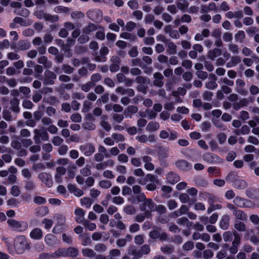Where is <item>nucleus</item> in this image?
Masks as SVG:
<instances>
[{
    "mask_svg": "<svg viewBox=\"0 0 259 259\" xmlns=\"http://www.w3.org/2000/svg\"><path fill=\"white\" fill-rule=\"evenodd\" d=\"M249 201L239 196H236L233 200L234 205L238 207L243 208L246 207V202Z\"/></svg>",
    "mask_w": 259,
    "mask_h": 259,
    "instance_id": "obj_22",
    "label": "nucleus"
},
{
    "mask_svg": "<svg viewBox=\"0 0 259 259\" xmlns=\"http://www.w3.org/2000/svg\"><path fill=\"white\" fill-rule=\"evenodd\" d=\"M40 14H42L43 18L46 21H49L52 23L57 22L59 20V16L58 15H52L49 14L45 13L42 11H40Z\"/></svg>",
    "mask_w": 259,
    "mask_h": 259,
    "instance_id": "obj_28",
    "label": "nucleus"
},
{
    "mask_svg": "<svg viewBox=\"0 0 259 259\" xmlns=\"http://www.w3.org/2000/svg\"><path fill=\"white\" fill-rule=\"evenodd\" d=\"M153 84L154 86L161 88L164 85V76L163 75L159 72H155L153 74Z\"/></svg>",
    "mask_w": 259,
    "mask_h": 259,
    "instance_id": "obj_11",
    "label": "nucleus"
},
{
    "mask_svg": "<svg viewBox=\"0 0 259 259\" xmlns=\"http://www.w3.org/2000/svg\"><path fill=\"white\" fill-rule=\"evenodd\" d=\"M245 38V34L242 30L238 31L235 35V39L237 42H242Z\"/></svg>",
    "mask_w": 259,
    "mask_h": 259,
    "instance_id": "obj_43",
    "label": "nucleus"
},
{
    "mask_svg": "<svg viewBox=\"0 0 259 259\" xmlns=\"http://www.w3.org/2000/svg\"><path fill=\"white\" fill-rule=\"evenodd\" d=\"M241 62V58L239 56H233L231 57L230 60L227 63L226 67L231 68L237 66Z\"/></svg>",
    "mask_w": 259,
    "mask_h": 259,
    "instance_id": "obj_26",
    "label": "nucleus"
},
{
    "mask_svg": "<svg viewBox=\"0 0 259 259\" xmlns=\"http://www.w3.org/2000/svg\"><path fill=\"white\" fill-rule=\"evenodd\" d=\"M61 68L63 72L66 74H71L74 71V68L68 64L62 65Z\"/></svg>",
    "mask_w": 259,
    "mask_h": 259,
    "instance_id": "obj_61",
    "label": "nucleus"
},
{
    "mask_svg": "<svg viewBox=\"0 0 259 259\" xmlns=\"http://www.w3.org/2000/svg\"><path fill=\"white\" fill-rule=\"evenodd\" d=\"M98 31L96 33V37L99 40H104L105 37V34L104 32L105 29L103 27L98 26Z\"/></svg>",
    "mask_w": 259,
    "mask_h": 259,
    "instance_id": "obj_40",
    "label": "nucleus"
},
{
    "mask_svg": "<svg viewBox=\"0 0 259 259\" xmlns=\"http://www.w3.org/2000/svg\"><path fill=\"white\" fill-rule=\"evenodd\" d=\"M138 111V108L133 105L128 106L124 111L123 114L125 117H132V114L137 113Z\"/></svg>",
    "mask_w": 259,
    "mask_h": 259,
    "instance_id": "obj_29",
    "label": "nucleus"
},
{
    "mask_svg": "<svg viewBox=\"0 0 259 259\" xmlns=\"http://www.w3.org/2000/svg\"><path fill=\"white\" fill-rule=\"evenodd\" d=\"M188 210L189 208L186 205H182L178 210L175 211L172 215L174 217H178L187 213Z\"/></svg>",
    "mask_w": 259,
    "mask_h": 259,
    "instance_id": "obj_33",
    "label": "nucleus"
},
{
    "mask_svg": "<svg viewBox=\"0 0 259 259\" xmlns=\"http://www.w3.org/2000/svg\"><path fill=\"white\" fill-rule=\"evenodd\" d=\"M92 108V103L88 100H85L83 102L82 108L81 111L83 113L89 112Z\"/></svg>",
    "mask_w": 259,
    "mask_h": 259,
    "instance_id": "obj_42",
    "label": "nucleus"
},
{
    "mask_svg": "<svg viewBox=\"0 0 259 259\" xmlns=\"http://www.w3.org/2000/svg\"><path fill=\"white\" fill-rule=\"evenodd\" d=\"M31 136V133L27 128H22L20 131V136L22 138H28Z\"/></svg>",
    "mask_w": 259,
    "mask_h": 259,
    "instance_id": "obj_62",
    "label": "nucleus"
},
{
    "mask_svg": "<svg viewBox=\"0 0 259 259\" xmlns=\"http://www.w3.org/2000/svg\"><path fill=\"white\" fill-rule=\"evenodd\" d=\"M234 228L236 230L240 232H245L246 227L245 224L242 222H237L234 224Z\"/></svg>",
    "mask_w": 259,
    "mask_h": 259,
    "instance_id": "obj_47",
    "label": "nucleus"
},
{
    "mask_svg": "<svg viewBox=\"0 0 259 259\" xmlns=\"http://www.w3.org/2000/svg\"><path fill=\"white\" fill-rule=\"evenodd\" d=\"M56 217L57 219V223L54 227L52 232L54 233L57 234L61 232V227L65 224L66 219L65 217L60 214H57Z\"/></svg>",
    "mask_w": 259,
    "mask_h": 259,
    "instance_id": "obj_9",
    "label": "nucleus"
},
{
    "mask_svg": "<svg viewBox=\"0 0 259 259\" xmlns=\"http://www.w3.org/2000/svg\"><path fill=\"white\" fill-rule=\"evenodd\" d=\"M56 77L54 72L50 70L46 71L45 72L44 83L50 85L53 84Z\"/></svg>",
    "mask_w": 259,
    "mask_h": 259,
    "instance_id": "obj_13",
    "label": "nucleus"
},
{
    "mask_svg": "<svg viewBox=\"0 0 259 259\" xmlns=\"http://www.w3.org/2000/svg\"><path fill=\"white\" fill-rule=\"evenodd\" d=\"M176 165L180 169L186 170L189 169V163L185 160H179L176 162Z\"/></svg>",
    "mask_w": 259,
    "mask_h": 259,
    "instance_id": "obj_35",
    "label": "nucleus"
},
{
    "mask_svg": "<svg viewBox=\"0 0 259 259\" xmlns=\"http://www.w3.org/2000/svg\"><path fill=\"white\" fill-rule=\"evenodd\" d=\"M102 78V76L99 73L92 74L91 76V82L95 85V84L99 82Z\"/></svg>",
    "mask_w": 259,
    "mask_h": 259,
    "instance_id": "obj_53",
    "label": "nucleus"
},
{
    "mask_svg": "<svg viewBox=\"0 0 259 259\" xmlns=\"http://www.w3.org/2000/svg\"><path fill=\"white\" fill-rule=\"evenodd\" d=\"M70 118L73 122L80 123L82 121V116L79 113H74L70 115Z\"/></svg>",
    "mask_w": 259,
    "mask_h": 259,
    "instance_id": "obj_46",
    "label": "nucleus"
},
{
    "mask_svg": "<svg viewBox=\"0 0 259 259\" xmlns=\"http://www.w3.org/2000/svg\"><path fill=\"white\" fill-rule=\"evenodd\" d=\"M84 15L80 11H74L71 13V17L74 20H78L84 18Z\"/></svg>",
    "mask_w": 259,
    "mask_h": 259,
    "instance_id": "obj_52",
    "label": "nucleus"
},
{
    "mask_svg": "<svg viewBox=\"0 0 259 259\" xmlns=\"http://www.w3.org/2000/svg\"><path fill=\"white\" fill-rule=\"evenodd\" d=\"M14 247L17 253H23L26 249H29L30 246L24 236L17 237L14 241Z\"/></svg>",
    "mask_w": 259,
    "mask_h": 259,
    "instance_id": "obj_2",
    "label": "nucleus"
},
{
    "mask_svg": "<svg viewBox=\"0 0 259 259\" xmlns=\"http://www.w3.org/2000/svg\"><path fill=\"white\" fill-rule=\"evenodd\" d=\"M79 254L78 250L74 247L66 248V257H76Z\"/></svg>",
    "mask_w": 259,
    "mask_h": 259,
    "instance_id": "obj_32",
    "label": "nucleus"
},
{
    "mask_svg": "<svg viewBox=\"0 0 259 259\" xmlns=\"http://www.w3.org/2000/svg\"><path fill=\"white\" fill-rule=\"evenodd\" d=\"M37 63L42 64L46 68H50L52 66L51 61L48 60V58L45 56H41L37 59Z\"/></svg>",
    "mask_w": 259,
    "mask_h": 259,
    "instance_id": "obj_27",
    "label": "nucleus"
},
{
    "mask_svg": "<svg viewBox=\"0 0 259 259\" xmlns=\"http://www.w3.org/2000/svg\"><path fill=\"white\" fill-rule=\"evenodd\" d=\"M9 227L13 230L23 231L27 228V224L24 222H19L14 219H9L7 221Z\"/></svg>",
    "mask_w": 259,
    "mask_h": 259,
    "instance_id": "obj_4",
    "label": "nucleus"
},
{
    "mask_svg": "<svg viewBox=\"0 0 259 259\" xmlns=\"http://www.w3.org/2000/svg\"><path fill=\"white\" fill-rule=\"evenodd\" d=\"M226 180L233 183V186L239 190H243L247 188V183L243 179L237 177L234 172H229L226 178Z\"/></svg>",
    "mask_w": 259,
    "mask_h": 259,
    "instance_id": "obj_1",
    "label": "nucleus"
},
{
    "mask_svg": "<svg viewBox=\"0 0 259 259\" xmlns=\"http://www.w3.org/2000/svg\"><path fill=\"white\" fill-rule=\"evenodd\" d=\"M67 188L70 192L73 193L77 197H80L83 194V192L77 188L75 185L69 184Z\"/></svg>",
    "mask_w": 259,
    "mask_h": 259,
    "instance_id": "obj_24",
    "label": "nucleus"
},
{
    "mask_svg": "<svg viewBox=\"0 0 259 259\" xmlns=\"http://www.w3.org/2000/svg\"><path fill=\"white\" fill-rule=\"evenodd\" d=\"M167 51L170 54L174 55L177 53V46L173 42L167 44Z\"/></svg>",
    "mask_w": 259,
    "mask_h": 259,
    "instance_id": "obj_49",
    "label": "nucleus"
},
{
    "mask_svg": "<svg viewBox=\"0 0 259 259\" xmlns=\"http://www.w3.org/2000/svg\"><path fill=\"white\" fill-rule=\"evenodd\" d=\"M168 155V149L166 148L160 147L158 152V156L159 159L162 160L167 157Z\"/></svg>",
    "mask_w": 259,
    "mask_h": 259,
    "instance_id": "obj_41",
    "label": "nucleus"
},
{
    "mask_svg": "<svg viewBox=\"0 0 259 259\" xmlns=\"http://www.w3.org/2000/svg\"><path fill=\"white\" fill-rule=\"evenodd\" d=\"M136 139L140 143H146L147 142L152 143L155 141V137L153 135H150L147 136L145 135L137 136Z\"/></svg>",
    "mask_w": 259,
    "mask_h": 259,
    "instance_id": "obj_15",
    "label": "nucleus"
},
{
    "mask_svg": "<svg viewBox=\"0 0 259 259\" xmlns=\"http://www.w3.org/2000/svg\"><path fill=\"white\" fill-rule=\"evenodd\" d=\"M202 158L204 161L209 163H222L224 162L223 159L218 155L209 152L203 154Z\"/></svg>",
    "mask_w": 259,
    "mask_h": 259,
    "instance_id": "obj_6",
    "label": "nucleus"
},
{
    "mask_svg": "<svg viewBox=\"0 0 259 259\" xmlns=\"http://www.w3.org/2000/svg\"><path fill=\"white\" fill-rule=\"evenodd\" d=\"M81 253L84 256L90 258L94 257L96 255V253L93 249L89 248H83L81 250Z\"/></svg>",
    "mask_w": 259,
    "mask_h": 259,
    "instance_id": "obj_37",
    "label": "nucleus"
},
{
    "mask_svg": "<svg viewBox=\"0 0 259 259\" xmlns=\"http://www.w3.org/2000/svg\"><path fill=\"white\" fill-rule=\"evenodd\" d=\"M19 102V100L16 97L13 98L10 101L11 110L16 114L19 113L20 110Z\"/></svg>",
    "mask_w": 259,
    "mask_h": 259,
    "instance_id": "obj_16",
    "label": "nucleus"
},
{
    "mask_svg": "<svg viewBox=\"0 0 259 259\" xmlns=\"http://www.w3.org/2000/svg\"><path fill=\"white\" fill-rule=\"evenodd\" d=\"M132 239V236L130 234H126L124 238L118 239L116 241V244L119 248L124 247L127 242H130Z\"/></svg>",
    "mask_w": 259,
    "mask_h": 259,
    "instance_id": "obj_14",
    "label": "nucleus"
},
{
    "mask_svg": "<svg viewBox=\"0 0 259 259\" xmlns=\"http://www.w3.org/2000/svg\"><path fill=\"white\" fill-rule=\"evenodd\" d=\"M66 169L64 167H58L56 168V174L55 175V179L59 182V180L61 176L64 175L66 172Z\"/></svg>",
    "mask_w": 259,
    "mask_h": 259,
    "instance_id": "obj_45",
    "label": "nucleus"
},
{
    "mask_svg": "<svg viewBox=\"0 0 259 259\" xmlns=\"http://www.w3.org/2000/svg\"><path fill=\"white\" fill-rule=\"evenodd\" d=\"M45 241L50 246H54L58 243V240L56 236L52 234H48L45 236Z\"/></svg>",
    "mask_w": 259,
    "mask_h": 259,
    "instance_id": "obj_17",
    "label": "nucleus"
},
{
    "mask_svg": "<svg viewBox=\"0 0 259 259\" xmlns=\"http://www.w3.org/2000/svg\"><path fill=\"white\" fill-rule=\"evenodd\" d=\"M229 50L233 54H238L239 53L238 46L234 44H229L228 45Z\"/></svg>",
    "mask_w": 259,
    "mask_h": 259,
    "instance_id": "obj_63",
    "label": "nucleus"
},
{
    "mask_svg": "<svg viewBox=\"0 0 259 259\" xmlns=\"http://www.w3.org/2000/svg\"><path fill=\"white\" fill-rule=\"evenodd\" d=\"M233 232L231 231L225 232L223 234V237L225 242H230L232 240Z\"/></svg>",
    "mask_w": 259,
    "mask_h": 259,
    "instance_id": "obj_57",
    "label": "nucleus"
},
{
    "mask_svg": "<svg viewBox=\"0 0 259 259\" xmlns=\"http://www.w3.org/2000/svg\"><path fill=\"white\" fill-rule=\"evenodd\" d=\"M31 47L30 42L27 40H20L18 42L17 50L18 51H25L29 50Z\"/></svg>",
    "mask_w": 259,
    "mask_h": 259,
    "instance_id": "obj_20",
    "label": "nucleus"
},
{
    "mask_svg": "<svg viewBox=\"0 0 259 259\" xmlns=\"http://www.w3.org/2000/svg\"><path fill=\"white\" fill-rule=\"evenodd\" d=\"M154 211H156L159 214H163L166 213L167 209L165 206L163 205L159 204L156 205L155 204Z\"/></svg>",
    "mask_w": 259,
    "mask_h": 259,
    "instance_id": "obj_58",
    "label": "nucleus"
},
{
    "mask_svg": "<svg viewBox=\"0 0 259 259\" xmlns=\"http://www.w3.org/2000/svg\"><path fill=\"white\" fill-rule=\"evenodd\" d=\"M42 231L40 229L38 228L33 229L30 233V237L36 240L40 239L42 238Z\"/></svg>",
    "mask_w": 259,
    "mask_h": 259,
    "instance_id": "obj_25",
    "label": "nucleus"
},
{
    "mask_svg": "<svg viewBox=\"0 0 259 259\" xmlns=\"http://www.w3.org/2000/svg\"><path fill=\"white\" fill-rule=\"evenodd\" d=\"M139 207L141 211H145V215L147 218H149L151 216V212L154 211V209H155V204L151 199L149 198L142 203Z\"/></svg>",
    "mask_w": 259,
    "mask_h": 259,
    "instance_id": "obj_3",
    "label": "nucleus"
},
{
    "mask_svg": "<svg viewBox=\"0 0 259 259\" xmlns=\"http://www.w3.org/2000/svg\"><path fill=\"white\" fill-rule=\"evenodd\" d=\"M66 248H59L52 253L53 257H66Z\"/></svg>",
    "mask_w": 259,
    "mask_h": 259,
    "instance_id": "obj_39",
    "label": "nucleus"
},
{
    "mask_svg": "<svg viewBox=\"0 0 259 259\" xmlns=\"http://www.w3.org/2000/svg\"><path fill=\"white\" fill-rule=\"evenodd\" d=\"M150 245L148 244H144L142 245L140 251H139L140 253H141V256L143 254H148L150 252Z\"/></svg>",
    "mask_w": 259,
    "mask_h": 259,
    "instance_id": "obj_55",
    "label": "nucleus"
},
{
    "mask_svg": "<svg viewBox=\"0 0 259 259\" xmlns=\"http://www.w3.org/2000/svg\"><path fill=\"white\" fill-rule=\"evenodd\" d=\"M143 63L142 62L140 58H135L132 59L131 62V65L132 66H139L141 67L142 69L145 68V65H142Z\"/></svg>",
    "mask_w": 259,
    "mask_h": 259,
    "instance_id": "obj_59",
    "label": "nucleus"
},
{
    "mask_svg": "<svg viewBox=\"0 0 259 259\" xmlns=\"http://www.w3.org/2000/svg\"><path fill=\"white\" fill-rule=\"evenodd\" d=\"M222 53V52L221 49L214 48L209 51L208 52V57L211 60H214L216 57L220 56Z\"/></svg>",
    "mask_w": 259,
    "mask_h": 259,
    "instance_id": "obj_30",
    "label": "nucleus"
},
{
    "mask_svg": "<svg viewBox=\"0 0 259 259\" xmlns=\"http://www.w3.org/2000/svg\"><path fill=\"white\" fill-rule=\"evenodd\" d=\"M159 128V124L155 121H150L147 124L146 130L148 132H153L157 131Z\"/></svg>",
    "mask_w": 259,
    "mask_h": 259,
    "instance_id": "obj_38",
    "label": "nucleus"
},
{
    "mask_svg": "<svg viewBox=\"0 0 259 259\" xmlns=\"http://www.w3.org/2000/svg\"><path fill=\"white\" fill-rule=\"evenodd\" d=\"M38 178L41 182L46 184L48 187L53 185V180L51 175L45 172H41L38 175Z\"/></svg>",
    "mask_w": 259,
    "mask_h": 259,
    "instance_id": "obj_10",
    "label": "nucleus"
},
{
    "mask_svg": "<svg viewBox=\"0 0 259 259\" xmlns=\"http://www.w3.org/2000/svg\"><path fill=\"white\" fill-rule=\"evenodd\" d=\"M230 217L228 214L223 215L220 222V227L223 230H227L229 227Z\"/></svg>",
    "mask_w": 259,
    "mask_h": 259,
    "instance_id": "obj_19",
    "label": "nucleus"
},
{
    "mask_svg": "<svg viewBox=\"0 0 259 259\" xmlns=\"http://www.w3.org/2000/svg\"><path fill=\"white\" fill-rule=\"evenodd\" d=\"M123 211L127 214L131 215L136 213V209L134 206L132 205H128L124 207Z\"/></svg>",
    "mask_w": 259,
    "mask_h": 259,
    "instance_id": "obj_51",
    "label": "nucleus"
},
{
    "mask_svg": "<svg viewBox=\"0 0 259 259\" xmlns=\"http://www.w3.org/2000/svg\"><path fill=\"white\" fill-rule=\"evenodd\" d=\"M83 225L90 231H93L96 228V225L95 223H91L88 220L84 221Z\"/></svg>",
    "mask_w": 259,
    "mask_h": 259,
    "instance_id": "obj_56",
    "label": "nucleus"
},
{
    "mask_svg": "<svg viewBox=\"0 0 259 259\" xmlns=\"http://www.w3.org/2000/svg\"><path fill=\"white\" fill-rule=\"evenodd\" d=\"M95 85L90 81L81 85V90L84 92H89Z\"/></svg>",
    "mask_w": 259,
    "mask_h": 259,
    "instance_id": "obj_50",
    "label": "nucleus"
},
{
    "mask_svg": "<svg viewBox=\"0 0 259 259\" xmlns=\"http://www.w3.org/2000/svg\"><path fill=\"white\" fill-rule=\"evenodd\" d=\"M161 251L164 254H170L174 251V247L171 245H165L161 247Z\"/></svg>",
    "mask_w": 259,
    "mask_h": 259,
    "instance_id": "obj_44",
    "label": "nucleus"
},
{
    "mask_svg": "<svg viewBox=\"0 0 259 259\" xmlns=\"http://www.w3.org/2000/svg\"><path fill=\"white\" fill-rule=\"evenodd\" d=\"M111 137L116 142H123L125 140L124 137L121 134L113 133L111 135Z\"/></svg>",
    "mask_w": 259,
    "mask_h": 259,
    "instance_id": "obj_54",
    "label": "nucleus"
},
{
    "mask_svg": "<svg viewBox=\"0 0 259 259\" xmlns=\"http://www.w3.org/2000/svg\"><path fill=\"white\" fill-rule=\"evenodd\" d=\"M34 136L33 139L36 144H39L42 141H48L49 136L48 133L45 130L41 131L39 129L35 128L33 130Z\"/></svg>",
    "mask_w": 259,
    "mask_h": 259,
    "instance_id": "obj_5",
    "label": "nucleus"
},
{
    "mask_svg": "<svg viewBox=\"0 0 259 259\" xmlns=\"http://www.w3.org/2000/svg\"><path fill=\"white\" fill-rule=\"evenodd\" d=\"M233 235L234 239L232 243V245L229 248V251L231 254H235L238 251V246L240 244L241 237L236 231L233 232Z\"/></svg>",
    "mask_w": 259,
    "mask_h": 259,
    "instance_id": "obj_7",
    "label": "nucleus"
},
{
    "mask_svg": "<svg viewBox=\"0 0 259 259\" xmlns=\"http://www.w3.org/2000/svg\"><path fill=\"white\" fill-rule=\"evenodd\" d=\"M98 26L94 23H90L89 24L84 26L82 29L83 33L89 34L90 33L98 29Z\"/></svg>",
    "mask_w": 259,
    "mask_h": 259,
    "instance_id": "obj_31",
    "label": "nucleus"
},
{
    "mask_svg": "<svg viewBox=\"0 0 259 259\" xmlns=\"http://www.w3.org/2000/svg\"><path fill=\"white\" fill-rule=\"evenodd\" d=\"M166 179L169 183L174 184L180 180V177L172 171L168 172L166 175Z\"/></svg>",
    "mask_w": 259,
    "mask_h": 259,
    "instance_id": "obj_23",
    "label": "nucleus"
},
{
    "mask_svg": "<svg viewBox=\"0 0 259 259\" xmlns=\"http://www.w3.org/2000/svg\"><path fill=\"white\" fill-rule=\"evenodd\" d=\"M233 214L238 220L245 221L247 219V215L241 210L237 209L236 210L233 211Z\"/></svg>",
    "mask_w": 259,
    "mask_h": 259,
    "instance_id": "obj_36",
    "label": "nucleus"
},
{
    "mask_svg": "<svg viewBox=\"0 0 259 259\" xmlns=\"http://www.w3.org/2000/svg\"><path fill=\"white\" fill-rule=\"evenodd\" d=\"M108 118V116L103 115L101 117V120L100 121V125L106 131L109 132L111 130V125L107 121Z\"/></svg>",
    "mask_w": 259,
    "mask_h": 259,
    "instance_id": "obj_18",
    "label": "nucleus"
},
{
    "mask_svg": "<svg viewBox=\"0 0 259 259\" xmlns=\"http://www.w3.org/2000/svg\"><path fill=\"white\" fill-rule=\"evenodd\" d=\"M205 88L208 90H214L218 87V84L214 80L206 82L205 84Z\"/></svg>",
    "mask_w": 259,
    "mask_h": 259,
    "instance_id": "obj_64",
    "label": "nucleus"
},
{
    "mask_svg": "<svg viewBox=\"0 0 259 259\" xmlns=\"http://www.w3.org/2000/svg\"><path fill=\"white\" fill-rule=\"evenodd\" d=\"M35 214L37 217H42L49 213V209L46 206H41L35 209Z\"/></svg>",
    "mask_w": 259,
    "mask_h": 259,
    "instance_id": "obj_34",
    "label": "nucleus"
},
{
    "mask_svg": "<svg viewBox=\"0 0 259 259\" xmlns=\"http://www.w3.org/2000/svg\"><path fill=\"white\" fill-rule=\"evenodd\" d=\"M82 127L86 130L93 131L96 128V125L91 122H84L82 124Z\"/></svg>",
    "mask_w": 259,
    "mask_h": 259,
    "instance_id": "obj_48",
    "label": "nucleus"
},
{
    "mask_svg": "<svg viewBox=\"0 0 259 259\" xmlns=\"http://www.w3.org/2000/svg\"><path fill=\"white\" fill-rule=\"evenodd\" d=\"M79 149L85 156H90L95 152V147L91 143L80 146Z\"/></svg>",
    "mask_w": 259,
    "mask_h": 259,
    "instance_id": "obj_8",
    "label": "nucleus"
},
{
    "mask_svg": "<svg viewBox=\"0 0 259 259\" xmlns=\"http://www.w3.org/2000/svg\"><path fill=\"white\" fill-rule=\"evenodd\" d=\"M222 207V205L220 204L213 203L209 206L207 209V212L208 213H210L214 210L221 209Z\"/></svg>",
    "mask_w": 259,
    "mask_h": 259,
    "instance_id": "obj_60",
    "label": "nucleus"
},
{
    "mask_svg": "<svg viewBox=\"0 0 259 259\" xmlns=\"http://www.w3.org/2000/svg\"><path fill=\"white\" fill-rule=\"evenodd\" d=\"M87 15L89 18L93 21L101 20L102 14L100 10H91L87 12Z\"/></svg>",
    "mask_w": 259,
    "mask_h": 259,
    "instance_id": "obj_12",
    "label": "nucleus"
},
{
    "mask_svg": "<svg viewBox=\"0 0 259 259\" xmlns=\"http://www.w3.org/2000/svg\"><path fill=\"white\" fill-rule=\"evenodd\" d=\"M75 214V221L78 223H81L84 222V212L83 210L80 208H76L74 211Z\"/></svg>",
    "mask_w": 259,
    "mask_h": 259,
    "instance_id": "obj_21",
    "label": "nucleus"
}]
</instances>
